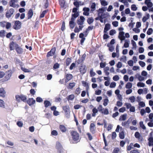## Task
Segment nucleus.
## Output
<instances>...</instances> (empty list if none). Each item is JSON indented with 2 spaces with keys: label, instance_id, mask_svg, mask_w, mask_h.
<instances>
[{
  "label": "nucleus",
  "instance_id": "nucleus-64",
  "mask_svg": "<svg viewBox=\"0 0 153 153\" xmlns=\"http://www.w3.org/2000/svg\"><path fill=\"white\" fill-rule=\"evenodd\" d=\"M36 100V102H42L43 101L42 99L40 97H37Z\"/></svg>",
  "mask_w": 153,
  "mask_h": 153
},
{
  "label": "nucleus",
  "instance_id": "nucleus-11",
  "mask_svg": "<svg viewBox=\"0 0 153 153\" xmlns=\"http://www.w3.org/2000/svg\"><path fill=\"white\" fill-rule=\"evenodd\" d=\"M105 11V9L104 7L99 9V10H97L98 16L100 17L101 15H102Z\"/></svg>",
  "mask_w": 153,
  "mask_h": 153
},
{
  "label": "nucleus",
  "instance_id": "nucleus-10",
  "mask_svg": "<svg viewBox=\"0 0 153 153\" xmlns=\"http://www.w3.org/2000/svg\"><path fill=\"white\" fill-rule=\"evenodd\" d=\"M27 104L30 105L31 106L34 104L36 102V101L33 98H30L26 101Z\"/></svg>",
  "mask_w": 153,
  "mask_h": 153
},
{
  "label": "nucleus",
  "instance_id": "nucleus-21",
  "mask_svg": "<svg viewBox=\"0 0 153 153\" xmlns=\"http://www.w3.org/2000/svg\"><path fill=\"white\" fill-rule=\"evenodd\" d=\"M6 92L3 88H0V96L3 97H5Z\"/></svg>",
  "mask_w": 153,
  "mask_h": 153
},
{
  "label": "nucleus",
  "instance_id": "nucleus-9",
  "mask_svg": "<svg viewBox=\"0 0 153 153\" xmlns=\"http://www.w3.org/2000/svg\"><path fill=\"white\" fill-rule=\"evenodd\" d=\"M125 33L124 32H119L118 35V38L121 40V42L125 40V37L124 36Z\"/></svg>",
  "mask_w": 153,
  "mask_h": 153
},
{
  "label": "nucleus",
  "instance_id": "nucleus-8",
  "mask_svg": "<svg viewBox=\"0 0 153 153\" xmlns=\"http://www.w3.org/2000/svg\"><path fill=\"white\" fill-rule=\"evenodd\" d=\"M18 45L15 42H12L9 45L10 50L12 51L14 50L15 48L16 49Z\"/></svg>",
  "mask_w": 153,
  "mask_h": 153
},
{
  "label": "nucleus",
  "instance_id": "nucleus-31",
  "mask_svg": "<svg viewBox=\"0 0 153 153\" xmlns=\"http://www.w3.org/2000/svg\"><path fill=\"white\" fill-rule=\"evenodd\" d=\"M100 1L102 6H105L108 5V2L105 0H100Z\"/></svg>",
  "mask_w": 153,
  "mask_h": 153
},
{
  "label": "nucleus",
  "instance_id": "nucleus-40",
  "mask_svg": "<svg viewBox=\"0 0 153 153\" xmlns=\"http://www.w3.org/2000/svg\"><path fill=\"white\" fill-rule=\"evenodd\" d=\"M137 87H143L145 86V85L143 82H139L137 83Z\"/></svg>",
  "mask_w": 153,
  "mask_h": 153
},
{
  "label": "nucleus",
  "instance_id": "nucleus-48",
  "mask_svg": "<svg viewBox=\"0 0 153 153\" xmlns=\"http://www.w3.org/2000/svg\"><path fill=\"white\" fill-rule=\"evenodd\" d=\"M107 46L109 47V50L111 52H112L114 49V47L112 45H110V44H108L107 45Z\"/></svg>",
  "mask_w": 153,
  "mask_h": 153
},
{
  "label": "nucleus",
  "instance_id": "nucleus-45",
  "mask_svg": "<svg viewBox=\"0 0 153 153\" xmlns=\"http://www.w3.org/2000/svg\"><path fill=\"white\" fill-rule=\"evenodd\" d=\"M116 85V83L115 82H112L110 84V87L111 88H114Z\"/></svg>",
  "mask_w": 153,
  "mask_h": 153
},
{
  "label": "nucleus",
  "instance_id": "nucleus-22",
  "mask_svg": "<svg viewBox=\"0 0 153 153\" xmlns=\"http://www.w3.org/2000/svg\"><path fill=\"white\" fill-rule=\"evenodd\" d=\"M150 18V15L148 13H146L145 16H144L142 18V21L143 22H145L148 19Z\"/></svg>",
  "mask_w": 153,
  "mask_h": 153
},
{
  "label": "nucleus",
  "instance_id": "nucleus-3",
  "mask_svg": "<svg viewBox=\"0 0 153 153\" xmlns=\"http://www.w3.org/2000/svg\"><path fill=\"white\" fill-rule=\"evenodd\" d=\"M63 109L65 112V114L67 117L69 118L70 116L69 107L68 105H66L63 107Z\"/></svg>",
  "mask_w": 153,
  "mask_h": 153
},
{
  "label": "nucleus",
  "instance_id": "nucleus-32",
  "mask_svg": "<svg viewBox=\"0 0 153 153\" xmlns=\"http://www.w3.org/2000/svg\"><path fill=\"white\" fill-rule=\"evenodd\" d=\"M86 35L85 36L84 35L83 33H81L79 34V37L80 38H82V39L81 40V43L82 44L84 41L85 39L84 38L85 36H86Z\"/></svg>",
  "mask_w": 153,
  "mask_h": 153
},
{
  "label": "nucleus",
  "instance_id": "nucleus-63",
  "mask_svg": "<svg viewBox=\"0 0 153 153\" xmlns=\"http://www.w3.org/2000/svg\"><path fill=\"white\" fill-rule=\"evenodd\" d=\"M138 80L140 81H144L145 80V78L142 75H139L138 78Z\"/></svg>",
  "mask_w": 153,
  "mask_h": 153
},
{
  "label": "nucleus",
  "instance_id": "nucleus-34",
  "mask_svg": "<svg viewBox=\"0 0 153 153\" xmlns=\"http://www.w3.org/2000/svg\"><path fill=\"white\" fill-rule=\"evenodd\" d=\"M109 70V68L108 66L105 67L104 69V72L107 75H108L110 74L109 72L108 71Z\"/></svg>",
  "mask_w": 153,
  "mask_h": 153
},
{
  "label": "nucleus",
  "instance_id": "nucleus-54",
  "mask_svg": "<svg viewBox=\"0 0 153 153\" xmlns=\"http://www.w3.org/2000/svg\"><path fill=\"white\" fill-rule=\"evenodd\" d=\"M112 56L113 58H115L116 57H119V53L113 52L112 53Z\"/></svg>",
  "mask_w": 153,
  "mask_h": 153
},
{
  "label": "nucleus",
  "instance_id": "nucleus-5",
  "mask_svg": "<svg viewBox=\"0 0 153 153\" xmlns=\"http://www.w3.org/2000/svg\"><path fill=\"white\" fill-rule=\"evenodd\" d=\"M85 18L83 16H80L79 18L77 20V24L79 26H83L84 21H85Z\"/></svg>",
  "mask_w": 153,
  "mask_h": 153
},
{
  "label": "nucleus",
  "instance_id": "nucleus-29",
  "mask_svg": "<svg viewBox=\"0 0 153 153\" xmlns=\"http://www.w3.org/2000/svg\"><path fill=\"white\" fill-rule=\"evenodd\" d=\"M44 104L45 107L46 108H47L48 107L51 105V103L50 102L47 100H45L44 101Z\"/></svg>",
  "mask_w": 153,
  "mask_h": 153
},
{
  "label": "nucleus",
  "instance_id": "nucleus-19",
  "mask_svg": "<svg viewBox=\"0 0 153 153\" xmlns=\"http://www.w3.org/2000/svg\"><path fill=\"white\" fill-rule=\"evenodd\" d=\"M134 136L135 137L137 138L140 141H142L143 140V138L140 135L139 132H135L134 134Z\"/></svg>",
  "mask_w": 153,
  "mask_h": 153
},
{
  "label": "nucleus",
  "instance_id": "nucleus-55",
  "mask_svg": "<svg viewBox=\"0 0 153 153\" xmlns=\"http://www.w3.org/2000/svg\"><path fill=\"white\" fill-rule=\"evenodd\" d=\"M101 112L102 113L105 115L108 114L109 113L108 110L107 108H105L103 110H102Z\"/></svg>",
  "mask_w": 153,
  "mask_h": 153
},
{
  "label": "nucleus",
  "instance_id": "nucleus-39",
  "mask_svg": "<svg viewBox=\"0 0 153 153\" xmlns=\"http://www.w3.org/2000/svg\"><path fill=\"white\" fill-rule=\"evenodd\" d=\"M127 115L123 114L119 118L120 120V121H124L126 119Z\"/></svg>",
  "mask_w": 153,
  "mask_h": 153
},
{
  "label": "nucleus",
  "instance_id": "nucleus-60",
  "mask_svg": "<svg viewBox=\"0 0 153 153\" xmlns=\"http://www.w3.org/2000/svg\"><path fill=\"white\" fill-rule=\"evenodd\" d=\"M22 70L25 72H30V71L29 69H26L25 67H22Z\"/></svg>",
  "mask_w": 153,
  "mask_h": 153
},
{
  "label": "nucleus",
  "instance_id": "nucleus-13",
  "mask_svg": "<svg viewBox=\"0 0 153 153\" xmlns=\"http://www.w3.org/2000/svg\"><path fill=\"white\" fill-rule=\"evenodd\" d=\"M144 3L148 7H151L153 6V3L150 0H145Z\"/></svg>",
  "mask_w": 153,
  "mask_h": 153
},
{
  "label": "nucleus",
  "instance_id": "nucleus-14",
  "mask_svg": "<svg viewBox=\"0 0 153 153\" xmlns=\"http://www.w3.org/2000/svg\"><path fill=\"white\" fill-rule=\"evenodd\" d=\"M56 50V49L55 48H53L50 52L48 53L47 55V57H49L53 55Z\"/></svg>",
  "mask_w": 153,
  "mask_h": 153
},
{
  "label": "nucleus",
  "instance_id": "nucleus-35",
  "mask_svg": "<svg viewBox=\"0 0 153 153\" xmlns=\"http://www.w3.org/2000/svg\"><path fill=\"white\" fill-rule=\"evenodd\" d=\"M56 107L55 106H52L51 107V109L54 111L53 114L55 116L57 115V112L56 110Z\"/></svg>",
  "mask_w": 153,
  "mask_h": 153
},
{
  "label": "nucleus",
  "instance_id": "nucleus-24",
  "mask_svg": "<svg viewBox=\"0 0 153 153\" xmlns=\"http://www.w3.org/2000/svg\"><path fill=\"white\" fill-rule=\"evenodd\" d=\"M90 130L91 132L94 133L95 130V125L94 123H91L90 126Z\"/></svg>",
  "mask_w": 153,
  "mask_h": 153
},
{
  "label": "nucleus",
  "instance_id": "nucleus-58",
  "mask_svg": "<svg viewBox=\"0 0 153 153\" xmlns=\"http://www.w3.org/2000/svg\"><path fill=\"white\" fill-rule=\"evenodd\" d=\"M139 65L142 67H143L146 65L145 63L142 61H139Z\"/></svg>",
  "mask_w": 153,
  "mask_h": 153
},
{
  "label": "nucleus",
  "instance_id": "nucleus-52",
  "mask_svg": "<svg viewBox=\"0 0 153 153\" xmlns=\"http://www.w3.org/2000/svg\"><path fill=\"white\" fill-rule=\"evenodd\" d=\"M75 85V84L74 82L70 83L69 84L68 88H69L71 89L73 88Z\"/></svg>",
  "mask_w": 153,
  "mask_h": 153
},
{
  "label": "nucleus",
  "instance_id": "nucleus-16",
  "mask_svg": "<svg viewBox=\"0 0 153 153\" xmlns=\"http://www.w3.org/2000/svg\"><path fill=\"white\" fill-rule=\"evenodd\" d=\"M110 16V15L109 13L107 12H105L100 17V18L104 19L106 18L109 17Z\"/></svg>",
  "mask_w": 153,
  "mask_h": 153
},
{
  "label": "nucleus",
  "instance_id": "nucleus-30",
  "mask_svg": "<svg viewBox=\"0 0 153 153\" xmlns=\"http://www.w3.org/2000/svg\"><path fill=\"white\" fill-rule=\"evenodd\" d=\"M73 77V76L71 74H67L66 76V82H68L71 80Z\"/></svg>",
  "mask_w": 153,
  "mask_h": 153
},
{
  "label": "nucleus",
  "instance_id": "nucleus-42",
  "mask_svg": "<svg viewBox=\"0 0 153 153\" xmlns=\"http://www.w3.org/2000/svg\"><path fill=\"white\" fill-rule=\"evenodd\" d=\"M123 103L122 102V100H120L117 101L116 102V105L119 107H120L122 106L123 105Z\"/></svg>",
  "mask_w": 153,
  "mask_h": 153
},
{
  "label": "nucleus",
  "instance_id": "nucleus-43",
  "mask_svg": "<svg viewBox=\"0 0 153 153\" xmlns=\"http://www.w3.org/2000/svg\"><path fill=\"white\" fill-rule=\"evenodd\" d=\"M153 32V30L152 28H149L147 32V33L148 35H151Z\"/></svg>",
  "mask_w": 153,
  "mask_h": 153
},
{
  "label": "nucleus",
  "instance_id": "nucleus-2",
  "mask_svg": "<svg viewBox=\"0 0 153 153\" xmlns=\"http://www.w3.org/2000/svg\"><path fill=\"white\" fill-rule=\"evenodd\" d=\"M16 100L18 102H20L22 101L26 102L27 101L26 96L23 94L17 95L16 96Z\"/></svg>",
  "mask_w": 153,
  "mask_h": 153
},
{
  "label": "nucleus",
  "instance_id": "nucleus-51",
  "mask_svg": "<svg viewBox=\"0 0 153 153\" xmlns=\"http://www.w3.org/2000/svg\"><path fill=\"white\" fill-rule=\"evenodd\" d=\"M133 31L134 32L136 33H139L140 32V30L139 28L135 27L134 28L133 30Z\"/></svg>",
  "mask_w": 153,
  "mask_h": 153
},
{
  "label": "nucleus",
  "instance_id": "nucleus-18",
  "mask_svg": "<svg viewBox=\"0 0 153 153\" xmlns=\"http://www.w3.org/2000/svg\"><path fill=\"white\" fill-rule=\"evenodd\" d=\"M84 12L83 13V15L85 16H88L89 15V12L90 11V9L88 7H84L83 9Z\"/></svg>",
  "mask_w": 153,
  "mask_h": 153
},
{
  "label": "nucleus",
  "instance_id": "nucleus-47",
  "mask_svg": "<svg viewBox=\"0 0 153 153\" xmlns=\"http://www.w3.org/2000/svg\"><path fill=\"white\" fill-rule=\"evenodd\" d=\"M109 102V100L108 99L106 98L104 100V102L103 105L105 106H106L108 105Z\"/></svg>",
  "mask_w": 153,
  "mask_h": 153
},
{
  "label": "nucleus",
  "instance_id": "nucleus-49",
  "mask_svg": "<svg viewBox=\"0 0 153 153\" xmlns=\"http://www.w3.org/2000/svg\"><path fill=\"white\" fill-rule=\"evenodd\" d=\"M17 125L20 127H22L23 126V123L21 121H18L16 123Z\"/></svg>",
  "mask_w": 153,
  "mask_h": 153
},
{
  "label": "nucleus",
  "instance_id": "nucleus-23",
  "mask_svg": "<svg viewBox=\"0 0 153 153\" xmlns=\"http://www.w3.org/2000/svg\"><path fill=\"white\" fill-rule=\"evenodd\" d=\"M16 51L18 54H21L23 53V49L18 45L16 49Z\"/></svg>",
  "mask_w": 153,
  "mask_h": 153
},
{
  "label": "nucleus",
  "instance_id": "nucleus-62",
  "mask_svg": "<svg viewBox=\"0 0 153 153\" xmlns=\"http://www.w3.org/2000/svg\"><path fill=\"white\" fill-rule=\"evenodd\" d=\"M129 100H130L131 102L133 103L135 102V98L134 96H131L129 98Z\"/></svg>",
  "mask_w": 153,
  "mask_h": 153
},
{
  "label": "nucleus",
  "instance_id": "nucleus-17",
  "mask_svg": "<svg viewBox=\"0 0 153 153\" xmlns=\"http://www.w3.org/2000/svg\"><path fill=\"white\" fill-rule=\"evenodd\" d=\"M33 14V12L32 9H30L27 14V19H31Z\"/></svg>",
  "mask_w": 153,
  "mask_h": 153
},
{
  "label": "nucleus",
  "instance_id": "nucleus-61",
  "mask_svg": "<svg viewBox=\"0 0 153 153\" xmlns=\"http://www.w3.org/2000/svg\"><path fill=\"white\" fill-rule=\"evenodd\" d=\"M149 117L150 121H153V113H150L149 115Z\"/></svg>",
  "mask_w": 153,
  "mask_h": 153
},
{
  "label": "nucleus",
  "instance_id": "nucleus-59",
  "mask_svg": "<svg viewBox=\"0 0 153 153\" xmlns=\"http://www.w3.org/2000/svg\"><path fill=\"white\" fill-rule=\"evenodd\" d=\"M60 4L62 7H64L65 4L64 0H60Z\"/></svg>",
  "mask_w": 153,
  "mask_h": 153
},
{
  "label": "nucleus",
  "instance_id": "nucleus-28",
  "mask_svg": "<svg viewBox=\"0 0 153 153\" xmlns=\"http://www.w3.org/2000/svg\"><path fill=\"white\" fill-rule=\"evenodd\" d=\"M110 28V25L109 24H107L105 25V27L104 30V32L106 33L108 30Z\"/></svg>",
  "mask_w": 153,
  "mask_h": 153
},
{
  "label": "nucleus",
  "instance_id": "nucleus-46",
  "mask_svg": "<svg viewBox=\"0 0 153 153\" xmlns=\"http://www.w3.org/2000/svg\"><path fill=\"white\" fill-rule=\"evenodd\" d=\"M93 114L92 116L94 117L95 116L96 114L98 112V110L96 108H94L92 110Z\"/></svg>",
  "mask_w": 153,
  "mask_h": 153
},
{
  "label": "nucleus",
  "instance_id": "nucleus-41",
  "mask_svg": "<svg viewBox=\"0 0 153 153\" xmlns=\"http://www.w3.org/2000/svg\"><path fill=\"white\" fill-rule=\"evenodd\" d=\"M0 107L2 108H5V107L4 102L1 99H0Z\"/></svg>",
  "mask_w": 153,
  "mask_h": 153
},
{
  "label": "nucleus",
  "instance_id": "nucleus-44",
  "mask_svg": "<svg viewBox=\"0 0 153 153\" xmlns=\"http://www.w3.org/2000/svg\"><path fill=\"white\" fill-rule=\"evenodd\" d=\"M119 137L121 139H123L125 138V134L123 131H122L120 133Z\"/></svg>",
  "mask_w": 153,
  "mask_h": 153
},
{
  "label": "nucleus",
  "instance_id": "nucleus-27",
  "mask_svg": "<svg viewBox=\"0 0 153 153\" xmlns=\"http://www.w3.org/2000/svg\"><path fill=\"white\" fill-rule=\"evenodd\" d=\"M138 7L137 5L135 4H132L131 5V10L133 11H136L138 9Z\"/></svg>",
  "mask_w": 153,
  "mask_h": 153
},
{
  "label": "nucleus",
  "instance_id": "nucleus-56",
  "mask_svg": "<svg viewBox=\"0 0 153 153\" xmlns=\"http://www.w3.org/2000/svg\"><path fill=\"white\" fill-rule=\"evenodd\" d=\"M139 124L140 127L143 129H145L146 127L143 124V122L142 121H140L139 123Z\"/></svg>",
  "mask_w": 153,
  "mask_h": 153
},
{
  "label": "nucleus",
  "instance_id": "nucleus-1",
  "mask_svg": "<svg viewBox=\"0 0 153 153\" xmlns=\"http://www.w3.org/2000/svg\"><path fill=\"white\" fill-rule=\"evenodd\" d=\"M71 136L73 141L75 143H77L80 141V137L79 134L76 131H73L71 132Z\"/></svg>",
  "mask_w": 153,
  "mask_h": 153
},
{
  "label": "nucleus",
  "instance_id": "nucleus-53",
  "mask_svg": "<svg viewBox=\"0 0 153 153\" xmlns=\"http://www.w3.org/2000/svg\"><path fill=\"white\" fill-rule=\"evenodd\" d=\"M139 105L141 107H144L145 106V104L144 102L143 101H138Z\"/></svg>",
  "mask_w": 153,
  "mask_h": 153
},
{
  "label": "nucleus",
  "instance_id": "nucleus-33",
  "mask_svg": "<svg viewBox=\"0 0 153 153\" xmlns=\"http://www.w3.org/2000/svg\"><path fill=\"white\" fill-rule=\"evenodd\" d=\"M149 145L150 146H153V137H150L148 139Z\"/></svg>",
  "mask_w": 153,
  "mask_h": 153
},
{
  "label": "nucleus",
  "instance_id": "nucleus-4",
  "mask_svg": "<svg viewBox=\"0 0 153 153\" xmlns=\"http://www.w3.org/2000/svg\"><path fill=\"white\" fill-rule=\"evenodd\" d=\"M18 0H11L10 2V6L13 7H18L19 5L17 4Z\"/></svg>",
  "mask_w": 153,
  "mask_h": 153
},
{
  "label": "nucleus",
  "instance_id": "nucleus-25",
  "mask_svg": "<svg viewBox=\"0 0 153 153\" xmlns=\"http://www.w3.org/2000/svg\"><path fill=\"white\" fill-rule=\"evenodd\" d=\"M21 22L19 21H16L15 22V25L16 29H18L20 28L21 27Z\"/></svg>",
  "mask_w": 153,
  "mask_h": 153
},
{
  "label": "nucleus",
  "instance_id": "nucleus-12",
  "mask_svg": "<svg viewBox=\"0 0 153 153\" xmlns=\"http://www.w3.org/2000/svg\"><path fill=\"white\" fill-rule=\"evenodd\" d=\"M6 78L7 79V80H9L12 76V72L11 70H9L6 72Z\"/></svg>",
  "mask_w": 153,
  "mask_h": 153
},
{
  "label": "nucleus",
  "instance_id": "nucleus-6",
  "mask_svg": "<svg viewBox=\"0 0 153 153\" xmlns=\"http://www.w3.org/2000/svg\"><path fill=\"white\" fill-rule=\"evenodd\" d=\"M125 14L126 15H129L131 17H134L135 16V13L134 12H131L129 8H127L125 10Z\"/></svg>",
  "mask_w": 153,
  "mask_h": 153
},
{
  "label": "nucleus",
  "instance_id": "nucleus-36",
  "mask_svg": "<svg viewBox=\"0 0 153 153\" xmlns=\"http://www.w3.org/2000/svg\"><path fill=\"white\" fill-rule=\"evenodd\" d=\"M59 129L62 132H65L66 131V128L63 125H61L59 126Z\"/></svg>",
  "mask_w": 153,
  "mask_h": 153
},
{
  "label": "nucleus",
  "instance_id": "nucleus-57",
  "mask_svg": "<svg viewBox=\"0 0 153 153\" xmlns=\"http://www.w3.org/2000/svg\"><path fill=\"white\" fill-rule=\"evenodd\" d=\"M120 79L119 76L117 75H116L114 76L113 77V79L114 81H117Z\"/></svg>",
  "mask_w": 153,
  "mask_h": 153
},
{
  "label": "nucleus",
  "instance_id": "nucleus-50",
  "mask_svg": "<svg viewBox=\"0 0 153 153\" xmlns=\"http://www.w3.org/2000/svg\"><path fill=\"white\" fill-rule=\"evenodd\" d=\"M90 74L91 76H93L96 75V73L94 71L93 69H91L90 71Z\"/></svg>",
  "mask_w": 153,
  "mask_h": 153
},
{
  "label": "nucleus",
  "instance_id": "nucleus-20",
  "mask_svg": "<svg viewBox=\"0 0 153 153\" xmlns=\"http://www.w3.org/2000/svg\"><path fill=\"white\" fill-rule=\"evenodd\" d=\"M74 18L72 17L71 20L69 22V24L70 27L71 28H73L75 26V23L74 22Z\"/></svg>",
  "mask_w": 153,
  "mask_h": 153
},
{
  "label": "nucleus",
  "instance_id": "nucleus-26",
  "mask_svg": "<svg viewBox=\"0 0 153 153\" xmlns=\"http://www.w3.org/2000/svg\"><path fill=\"white\" fill-rule=\"evenodd\" d=\"M83 27V26H79V27H76L74 29V32L75 33H78L80 30H82V28Z\"/></svg>",
  "mask_w": 153,
  "mask_h": 153
},
{
  "label": "nucleus",
  "instance_id": "nucleus-7",
  "mask_svg": "<svg viewBox=\"0 0 153 153\" xmlns=\"http://www.w3.org/2000/svg\"><path fill=\"white\" fill-rule=\"evenodd\" d=\"M14 12V10L13 9H10L7 11L5 15L6 17L7 18L10 17L13 14Z\"/></svg>",
  "mask_w": 153,
  "mask_h": 153
},
{
  "label": "nucleus",
  "instance_id": "nucleus-38",
  "mask_svg": "<svg viewBox=\"0 0 153 153\" xmlns=\"http://www.w3.org/2000/svg\"><path fill=\"white\" fill-rule=\"evenodd\" d=\"M132 86V84L130 82H128L126 85V88L127 89H131Z\"/></svg>",
  "mask_w": 153,
  "mask_h": 153
},
{
  "label": "nucleus",
  "instance_id": "nucleus-15",
  "mask_svg": "<svg viewBox=\"0 0 153 153\" xmlns=\"http://www.w3.org/2000/svg\"><path fill=\"white\" fill-rule=\"evenodd\" d=\"M86 71V66L85 65L81 66L80 68V72L82 74H85Z\"/></svg>",
  "mask_w": 153,
  "mask_h": 153
},
{
  "label": "nucleus",
  "instance_id": "nucleus-37",
  "mask_svg": "<svg viewBox=\"0 0 153 153\" xmlns=\"http://www.w3.org/2000/svg\"><path fill=\"white\" fill-rule=\"evenodd\" d=\"M75 96L73 94H71L68 96L67 97L68 100L69 101H70L73 100Z\"/></svg>",
  "mask_w": 153,
  "mask_h": 153
}]
</instances>
